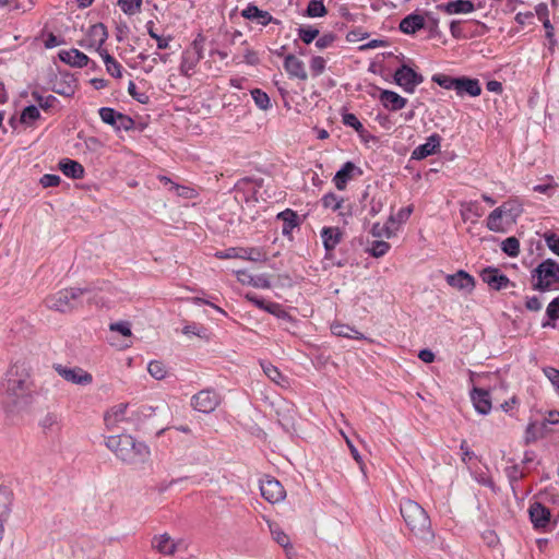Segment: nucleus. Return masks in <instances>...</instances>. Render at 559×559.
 Listing matches in <instances>:
<instances>
[{"instance_id":"obj_1","label":"nucleus","mask_w":559,"mask_h":559,"mask_svg":"<svg viewBox=\"0 0 559 559\" xmlns=\"http://www.w3.org/2000/svg\"><path fill=\"white\" fill-rule=\"evenodd\" d=\"M33 383L24 368L12 366L3 383L2 405L7 413L17 414L33 403Z\"/></svg>"},{"instance_id":"obj_2","label":"nucleus","mask_w":559,"mask_h":559,"mask_svg":"<svg viewBox=\"0 0 559 559\" xmlns=\"http://www.w3.org/2000/svg\"><path fill=\"white\" fill-rule=\"evenodd\" d=\"M106 447L115 453L118 460L129 465L144 463L151 454L148 447L144 442L135 440L131 435L110 436L106 440Z\"/></svg>"},{"instance_id":"obj_3","label":"nucleus","mask_w":559,"mask_h":559,"mask_svg":"<svg viewBox=\"0 0 559 559\" xmlns=\"http://www.w3.org/2000/svg\"><path fill=\"white\" fill-rule=\"evenodd\" d=\"M400 512L409 531L419 539L430 542L435 537L429 515L417 502L405 499L400 504Z\"/></svg>"},{"instance_id":"obj_4","label":"nucleus","mask_w":559,"mask_h":559,"mask_svg":"<svg viewBox=\"0 0 559 559\" xmlns=\"http://www.w3.org/2000/svg\"><path fill=\"white\" fill-rule=\"evenodd\" d=\"M531 277L534 290L557 289L559 288V264L552 259H546L532 270Z\"/></svg>"},{"instance_id":"obj_5","label":"nucleus","mask_w":559,"mask_h":559,"mask_svg":"<svg viewBox=\"0 0 559 559\" xmlns=\"http://www.w3.org/2000/svg\"><path fill=\"white\" fill-rule=\"evenodd\" d=\"M88 288L70 287L57 292L45 299L48 309L59 312H70L81 302L83 294L88 293Z\"/></svg>"},{"instance_id":"obj_6","label":"nucleus","mask_w":559,"mask_h":559,"mask_svg":"<svg viewBox=\"0 0 559 559\" xmlns=\"http://www.w3.org/2000/svg\"><path fill=\"white\" fill-rule=\"evenodd\" d=\"M204 41V36L198 34L190 47L182 52L179 68L182 75L190 78L194 72L197 64L203 58Z\"/></svg>"},{"instance_id":"obj_7","label":"nucleus","mask_w":559,"mask_h":559,"mask_svg":"<svg viewBox=\"0 0 559 559\" xmlns=\"http://www.w3.org/2000/svg\"><path fill=\"white\" fill-rule=\"evenodd\" d=\"M394 82L406 93H414L415 88L424 82V76L407 64H402L395 70Z\"/></svg>"},{"instance_id":"obj_8","label":"nucleus","mask_w":559,"mask_h":559,"mask_svg":"<svg viewBox=\"0 0 559 559\" xmlns=\"http://www.w3.org/2000/svg\"><path fill=\"white\" fill-rule=\"evenodd\" d=\"M221 403V396L212 389L201 390L191 399V406L204 414H210L216 409Z\"/></svg>"},{"instance_id":"obj_9","label":"nucleus","mask_w":559,"mask_h":559,"mask_svg":"<svg viewBox=\"0 0 559 559\" xmlns=\"http://www.w3.org/2000/svg\"><path fill=\"white\" fill-rule=\"evenodd\" d=\"M53 369L61 378L70 383L88 385L93 382V376L81 367L70 368L61 364H55Z\"/></svg>"},{"instance_id":"obj_10","label":"nucleus","mask_w":559,"mask_h":559,"mask_svg":"<svg viewBox=\"0 0 559 559\" xmlns=\"http://www.w3.org/2000/svg\"><path fill=\"white\" fill-rule=\"evenodd\" d=\"M260 490L262 497L271 503L282 501L286 495L282 484L273 477L261 480Z\"/></svg>"},{"instance_id":"obj_11","label":"nucleus","mask_w":559,"mask_h":559,"mask_svg":"<svg viewBox=\"0 0 559 559\" xmlns=\"http://www.w3.org/2000/svg\"><path fill=\"white\" fill-rule=\"evenodd\" d=\"M13 504V492L8 487H0V542L4 534V524L9 521Z\"/></svg>"},{"instance_id":"obj_12","label":"nucleus","mask_w":559,"mask_h":559,"mask_svg":"<svg viewBox=\"0 0 559 559\" xmlns=\"http://www.w3.org/2000/svg\"><path fill=\"white\" fill-rule=\"evenodd\" d=\"M528 513L535 528H545L550 523V510L538 501L530 506Z\"/></svg>"},{"instance_id":"obj_13","label":"nucleus","mask_w":559,"mask_h":559,"mask_svg":"<svg viewBox=\"0 0 559 559\" xmlns=\"http://www.w3.org/2000/svg\"><path fill=\"white\" fill-rule=\"evenodd\" d=\"M481 280L492 289L500 290L510 284V280L496 267H486L480 273Z\"/></svg>"},{"instance_id":"obj_14","label":"nucleus","mask_w":559,"mask_h":559,"mask_svg":"<svg viewBox=\"0 0 559 559\" xmlns=\"http://www.w3.org/2000/svg\"><path fill=\"white\" fill-rule=\"evenodd\" d=\"M441 143V136L438 133L431 134L427 142L418 145L412 152V159L420 160L438 152Z\"/></svg>"},{"instance_id":"obj_15","label":"nucleus","mask_w":559,"mask_h":559,"mask_svg":"<svg viewBox=\"0 0 559 559\" xmlns=\"http://www.w3.org/2000/svg\"><path fill=\"white\" fill-rule=\"evenodd\" d=\"M241 16L246 20H257L262 26H266L271 23L280 24L281 21L273 17L267 11L259 9L257 5L249 3L246 9L241 11Z\"/></svg>"},{"instance_id":"obj_16","label":"nucleus","mask_w":559,"mask_h":559,"mask_svg":"<svg viewBox=\"0 0 559 559\" xmlns=\"http://www.w3.org/2000/svg\"><path fill=\"white\" fill-rule=\"evenodd\" d=\"M445 281L450 286L467 293H471L475 287L474 277L463 270L447 275Z\"/></svg>"},{"instance_id":"obj_17","label":"nucleus","mask_w":559,"mask_h":559,"mask_svg":"<svg viewBox=\"0 0 559 559\" xmlns=\"http://www.w3.org/2000/svg\"><path fill=\"white\" fill-rule=\"evenodd\" d=\"M284 69L289 75V78L299 79L301 81H306L308 79V74L305 68V63L298 59L295 55L288 53L284 58Z\"/></svg>"},{"instance_id":"obj_18","label":"nucleus","mask_w":559,"mask_h":559,"mask_svg":"<svg viewBox=\"0 0 559 559\" xmlns=\"http://www.w3.org/2000/svg\"><path fill=\"white\" fill-rule=\"evenodd\" d=\"M127 408L128 404L120 403L105 414V425L109 430H124V428H120L119 424L126 420Z\"/></svg>"},{"instance_id":"obj_19","label":"nucleus","mask_w":559,"mask_h":559,"mask_svg":"<svg viewBox=\"0 0 559 559\" xmlns=\"http://www.w3.org/2000/svg\"><path fill=\"white\" fill-rule=\"evenodd\" d=\"M152 548L164 556H173L177 551L176 543L167 533L155 535L152 538Z\"/></svg>"},{"instance_id":"obj_20","label":"nucleus","mask_w":559,"mask_h":559,"mask_svg":"<svg viewBox=\"0 0 559 559\" xmlns=\"http://www.w3.org/2000/svg\"><path fill=\"white\" fill-rule=\"evenodd\" d=\"M75 78L71 73L64 72L60 73V80L52 85L51 91L61 96L71 97L75 93Z\"/></svg>"},{"instance_id":"obj_21","label":"nucleus","mask_w":559,"mask_h":559,"mask_svg":"<svg viewBox=\"0 0 559 559\" xmlns=\"http://www.w3.org/2000/svg\"><path fill=\"white\" fill-rule=\"evenodd\" d=\"M455 92L459 96L466 94L472 97H477L481 94V86L477 79L460 76L457 78Z\"/></svg>"},{"instance_id":"obj_22","label":"nucleus","mask_w":559,"mask_h":559,"mask_svg":"<svg viewBox=\"0 0 559 559\" xmlns=\"http://www.w3.org/2000/svg\"><path fill=\"white\" fill-rule=\"evenodd\" d=\"M475 409L481 414L487 415L491 411V400L489 391L485 389L474 388L471 393Z\"/></svg>"},{"instance_id":"obj_23","label":"nucleus","mask_w":559,"mask_h":559,"mask_svg":"<svg viewBox=\"0 0 559 559\" xmlns=\"http://www.w3.org/2000/svg\"><path fill=\"white\" fill-rule=\"evenodd\" d=\"M436 9L448 14H461L473 12L475 10V5L471 0H454L437 4Z\"/></svg>"},{"instance_id":"obj_24","label":"nucleus","mask_w":559,"mask_h":559,"mask_svg":"<svg viewBox=\"0 0 559 559\" xmlns=\"http://www.w3.org/2000/svg\"><path fill=\"white\" fill-rule=\"evenodd\" d=\"M343 237L342 231L337 227H323L321 230V238L324 249L326 251L325 258L330 257L331 252L341 242Z\"/></svg>"},{"instance_id":"obj_25","label":"nucleus","mask_w":559,"mask_h":559,"mask_svg":"<svg viewBox=\"0 0 559 559\" xmlns=\"http://www.w3.org/2000/svg\"><path fill=\"white\" fill-rule=\"evenodd\" d=\"M58 56L62 62L71 67L83 68L90 62V58L75 48L69 50H60Z\"/></svg>"},{"instance_id":"obj_26","label":"nucleus","mask_w":559,"mask_h":559,"mask_svg":"<svg viewBox=\"0 0 559 559\" xmlns=\"http://www.w3.org/2000/svg\"><path fill=\"white\" fill-rule=\"evenodd\" d=\"M380 102L391 111H397L404 108L407 104L406 98L390 90H383L380 93Z\"/></svg>"},{"instance_id":"obj_27","label":"nucleus","mask_w":559,"mask_h":559,"mask_svg":"<svg viewBox=\"0 0 559 559\" xmlns=\"http://www.w3.org/2000/svg\"><path fill=\"white\" fill-rule=\"evenodd\" d=\"M355 170H357L358 175H361V170L353 162H346L333 178L335 187L338 190H344L347 182L353 178Z\"/></svg>"},{"instance_id":"obj_28","label":"nucleus","mask_w":559,"mask_h":559,"mask_svg":"<svg viewBox=\"0 0 559 559\" xmlns=\"http://www.w3.org/2000/svg\"><path fill=\"white\" fill-rule=\"evenodd\" d=\"M426 26L425 15L412 13L400 22V31L404 34H414Z\"/></svg>"},{"instance_id":"obj_29","label":"nucleus","mask_w":559,"mask_h":559,"mask_svg":"<svg viewBox=\"0 0 559 559\" xmlns=\"http://www.w3.org/2000/svg\"><path fill=\"white\" fill-rule=\"evenodd\" d=\"M59 169L62 171L64 176L71 179H82L85 174L82 164L70 158H62L59 162Z\"/></svg>"},{"instance_id":"obj_30","label":"nucleus","mask_w":559,"mask_h":559,"mask_svg":"<svg viewBox=\"0 0 559 559\" xmlns=\"http://www.w3.org/2000/svg\"><path fill=\"white\" fill-rule=\"evenodd\" d=\"M87 36L90 38V47H95L97 50L103 47L108 38L107 27L103 23H96L90 27Z\"/></svg>"},{"instance_id":"obj_31","label":"nucleus","mask_w":559,"mask_h":559,"mask_svg":"<svg viewBox=\"0 0 559 559\" xmlns=\"http://www.w3.org/2000/svg\"><path fill=\"white\" fill-rule=\"evenodd\" d=\"M276 218L283 222L282 234L284 236H289L293 229L300 223L297 213L290 209L280 212Z\"/></svg>"},{"instance_id":"obj_32","label":"nucleus","mask_w":559,"mask_h":559,"mask_svg":"<svg viewBox=\"0 0 559 559\" xmlns=\"http://www.w3.org/2000/svg\"><path fill=\"white\" fill-rule=\"evenodd\" d=\"M548 431L547 421L531 423L525 430V442L532 443L542 439Z\"/></svg>"},{"instance_id":"obj_33","label":"nucleus","mask_w":559,"mask_h":559,"mask_svg":"<svg viewBox=\"0 0 559 559\" xmlns=\"http://www.w3.org/2000/svg\"><path fill=\"white\" fill-rule=\"evenodd\" d=\"M237 275L240 282L247 283L257 288H270L271 286L270 281L264 275L252 276L248 274L246 271H238Z\"/></svg>"},{"instance_id":"obj_34","label":"nucleus","mask_w":559,"mask_h":559,"mask_svg":"<svg viewBox=\"0 0 559 559\" xmlns=\"http://www.w3.org/2000/svg\"><path fill=\"white\" fill-rule=\"evenodd\" d=\"M32 98L37 103L38 109H43L44 111H48L55 107L57 103H59L58 98L53 95L43 96L38 90H33Z\"/></svg>"},{"instance_id":"obj_35","label":"nucleus","mask_w":559,"mask_h":559,"mask_svg":"<svg viewBox=\"0 0 559 559\" xmlns=\"http://www.w3.org/2000/svg\"><path fill=\"white\" fill-rule=\"evenodd\" d=\"M331 331L336 336H343L348 338H355V340H361L364 338V335L355 330L354 328L343 324V323H336L332 324Z\"/></svg>"},{"instance_id":"obj_36","label":"nucleus","mask_w":559,"mask_h":559,"mask_svg":"<svg viewBox=\"0 0 559 559\" xmlns=\"http://www.w3.org/2000/svg\"><path fill=\"white\" fill-rule=\"evenodd\" d=\"M265 311L275 316L276 318H278L280 320L284 321V322H287V323H290V324H295L296 320L294 317H292L284 308L282 305L277 304V302H269L267 307H265Z\"/></svg>"},{"instance_id":"obj_37","label":"nucleus","mask_w":559,"mask_h":559,"mask_svg":"<svg viewBox=\"0 0 559 559\" xmlns=\"http://www.w3.org/2000/svg\"><path fill=\"white\" fill-rule=\"evenodd\" d=\"M502 214L500 209H495L487 217L486 226L489 230L495 233H503L504 227L502 224Z\"/></svg>"},{"instance_id":"obj_38","label":"nucleus","mask_w":559,"mask_h":559,"mask_svg":"<svg viewBox=\"0 0 559 559\" xmlns=\"http://www.w3.org/2000/svg\"><path fill=\"white\" fill-rule=\"evenodd\" d=\"M40 117L41 116L38 107L35 105H28L22 110L20 121L23 124L32 126L33 122L40 119Z\"/></svg>"},{"instance_id":"obj_39","label":"nucleus","mask_w":559,"mask_h":559,"mask_svg":"<svg viewBox=\"0 0 559 559\" xmlns=\"http://www.w3.org/2000/svg\"><path fill=\"white\" fill-rule=\"evenodd\" d=\"M498 209L501 210L502 216H508L512 221H515L516 217H519L523 212L522 206L512 201L504 202L503 204L498 206Z\"/></svg>"},{"instance_id":"obj_40","label":"nucleus","mask_w":559,"mask_h":559,"mask_svg":"<svg viewBox=\"0 0 559 559\" xmlns=\"http://www.w3.org/2000/svg\"><path fill=\"white\" fill-rule=\"evenodd\" d=\"M501 250L509 257L515 258L520 253V241L516 237H508L501 243Z\"/></svg>"},{"instance_id":"obj_41","label":"nucleus","mask_w":559,"mask_h":559,"mask_svg":"<svg viewBox=\"0 0 559 559\" xmlns=\"http://www.w3.org/2000/svg\"><path fill=\"white\" fill-rule=\"evenodd\" d=\"M40 426L45 431L60 430V416L56 413H48L40 420Z\"/></svg>"},{"instance_id":"obj_42","label":"nucleus","mask_w":559,"mask_h":559,"mask_svg":"<svg viewBox=\"0 0 559 559\" xmlns=\"http://www.w3.org/2000/svg\"><path fill=\"white\" fill-rule=\"evenodd\" d=\"M250 93H251V96H252L255 105L260 109L266 110V109H269L271 107L270 97H269V95L265 92H263L260 88H253Z\"/></svg>"},{"instance_id":"obj_43","label":"nucleus","mask_w":559,"mask_h":559,"mask_svg":"<svg viewBox=\"0 0 559 559\" xmlns=\"http://www.w3.org/2000/svg\"><path fill=\"white\" fill-rule=\"evenodd\" d=\"M321 202L325 209H332L333 211H337L343 209L344 199H340L335 193L330 192L323 195Z\"/></svg>"},{"instance_id":"obj_44","label":"nucleus","mask_w":559,"mask_h":559,"mask_svg":"<svg viewBox=\"0 0 559 559\" xmlns=\"http://www.w3.org/2000/svg\"><path fill=\"white\" fill-rule=\"evenodd\" d=\"M328 13L322 0H310L307 7V15L310 17H321Z\"/></svg>"},{"instance_id":"obj_45","label":"nucleus","mask_w":559,"mask_h":559,"mask_svg":"<svg viewBox=\"0 0 559 559\" xmlns=\"http://www.w3.org/2000/svg\"><path fill=\"white\" fill-rule=\"evenodd\" d=\"M99 117L102 121L106 124L111 126L112 128L117 123V118H119L120 111H117L114 108L110 107H102L99 110Z\"/></svg>"},{"instance_id":"obj_46","label":"nucleus","mask_w":559,"mask_h":559,"mask_svg":"<svg viewBox=\"0 0 559 559\" xmlns=\"http://www.w3.org/2000/svg\"><path fill=\"white\" fill-rule=\"evenodd\" d=\"M147 370L148 373L156 380H163L167 374L165 365L158 360H152L147 366Z\"/></svg>"},{"instance_id":"obj_47","label":"nucleus","mask_w":559,"mask_h":559,"mask_svg":"<svg viewBox=\"0 0 559 559\" xmlns=\"http://www.w3.org/2000/svg\"><path fill=\"white\" fill-rule=\"evenodd\" d=\"M432 81L444 90H454L456 87L457 78H452L447 74H435Z\"/></svg>"},{"instance_id":"obj_48","label":"nucleus","mask_w":559,"mask_h":559,"mask_svg":"<svg viewBox=\"0 0 559 559\" xmlns=\"http://www.w3.org/2000/svg\"><path fill=\"white\" fill-rule=\"evenodd\" d=\"M118 5L121 8L123 13L134 15L140 12L142 0H118Z\"/></svg>"},{"instance_id":"obj_49","label":"nucleus","mask_w":559,"mask_h":559,"mask_svg":"<svg viewBox=\"0 0 559 559\" xmlns=\"http://www.w3.org/2000/svg\"><path fill=\"white\" fill-rule=\"evenodd\" d=\"M319 36V29L312 26H300L298 28V37L305 44L312 43Z\"/></svg>"},{"instance_id":"obj_50","label":"nucleus","mask_w":559,"mask_h":559,"mask_svg":"<svg viewBox=\"0 0 559 559\" xmlns=\"http://www.w3.org/2000/svg\"><path fill=\"white\" fill-rule=\"evenodd\" d=\"M426 26L429 31L430 37H436L440 35V31L438 27L439 19L435 15L433 12L428 11L425 13Z\"/></svg>"},{"instance_id":"obj_51","label":"nucleus","mask_w":559,"mask_h":559,"mask_svg":"<svg viewBox=\"0 0 559 559\" xmlns=\"http://www.w3.org/2000/svg\"><path fill=\"white\" fill-rule=\"evenodd\" d=\"M342 122L346 127L353 128L357 133H361V131H362V128H364L362 123L358 120L356 115H354L352 112H343L342 114Z\"/></svg>"},{"instance_id":"obj_52","label":"nucleus","mask_w":559,"mask_h":559,"mask_svg":"<svg viewBox=\"0 0 559 559\" xmlns=\"http://www.w3.org/2000/svg\"><path fill=\"white\" fill-rule=\"evenodd\" d=\"M134 124H135V122L130 116L120 112L119 118H117V123L115 124L114 129L116 131H121V130L130 131L134 128Z\"/></svg>"},{"instance_id":"obj_53","label":"nucleus","mask_w":559,"mask_h":559,"mask_svg":"<svg viewBox=\"0 0 559 559\" xmlns=\"http://www.w3.org/2000/svg\"><path fill=\"white\" fill-rule=\"evenodd\" d=\"M261 366H262L263 372L270 380H272L275 383L281 382V380L283 379V376L280 372V370L277 369V367L273 366L271 362H262Z\"/></svg>"},{"instance_id":"obj_54","label":"nucleus","mask_w":559,"mask_h":559,"mask_svg":"<svg viewBox=\"0 0 559 559\" xmlns=\"http://www.w3.org/2000/svg\"><path fill=\"white\" fill-rule=\"evenodd\" d=\"M390 247V243L384 240H376L372 242L369 252L374 258H381L389 251Z\"/></svg>"},{"instance_id":"obj_55","label":"nucleus","mask_w":559,"mask_h":559,"mask_svg":"<svg viewBox=\"0 0 559 559\" xmlns=\"http://www.w3.org/2000/svg\"><path fill=\"white\" fill-rule=\"evenodd\" d=\"M326 61L323 57H313L310 61V70L313 76H319L325 70Z\"/></svg>"},{"instance_id":"obj_56","label":"nucleus","mask_w":559,"mask_h":559,"mask_svg":"<svg viewBox=\"0 0 559 559\" xmlns=\"http://www.w3.org/2000/svg\"><path fill=\"white\" fill-rule=\"evenodd\" d=\"M544 239L549 250L552 253L559 255V236L555 233L549 231L544 235Z\"/></svg>"},{"instance_id":"obj_57","label":"nucleus","mask_w":559,"mask_h":559,"mask_svg":"<svg viewBox=\"0 0 559 559\" xmlns=\"http://www.w3.org/2000/svg\"><path fill=\"white\" fill-rule=\"evenodd\" d=\"M384 206V197L382 194H374L370 201L369 214L376 216L379 214Z\"/></svg>"},{"instance_id":"obj_58","label":"nucleus","mask_w":559,"mask_h":559,"mask_svg":"<svg viewBox=\"0 0 559 559\" xmlns=\"http://www.w3.org/2000/svg\"><path fill=\"white\" fill-rule=\"evenodd\" d=\"M371 234L378 238H381V237L391 238L393 235L391 227L388 226V224L381 225L380 223L373 224V226L371 228Z\"/></svg>"},{"instance_id":"obj_59","label":"nucleus","mask_w":559,"mask_h":559,"mask_svg":"<svg viewBox=\"0 0 559 559\" xmlns=\"http://www.w3.org/2000/svg\"><path fill=\"white\" fill-rule=\"evenodd\" d=\"M543 372L559 393V370L554 367H544Z\"/></svg>"},{"instance_id":"obj_60","label":"nucleus","mask_w":559,"mask_h":559,"mask_svg":"<svg viewBox=\"0 0 559 559\" xmlns=\"http://www.w3.org/2000/svg\"><path fill=\"white\" fill-rule=\"evenodd\" d=\"M546 314L551 321L559 319V296L554 298L546 308Z\"/></svg>"},{"instance_id":"obj_61","label":"nucleus","mask_w":559,"mask_h":559,"mask_svg":"<svg viewBox=\"0 0 559 559\" xmlns=\"http://www.w3.org/2000/svg\"><path fill=\"white\" fill-rule=\"evenodd\" d=\"M272 534H273L274 540L278 545H281L283 548H285V549L292 548L290 539H289L288 535H286L283 531L272 530Z\"/></svg>"},{"instance_id":"obj_62","label":"nucleus","mask_w":559,"mask_h":559,"mask_svg":"<svg viewBox=\"0 0 559 559\" xmlns=\"http://www.w3.org/2000/svg\"><path fill=\"white\" fill-rule=\"evenodd\" d=\"M60 176L53 174H46L39 180L44 188L57 187L60 185Z\"/></svg>"},{"instance_id":"obj_63","label":"nucleus","mask_w":559,"mask_h":559,"mask_svg":"<svg viewBox=\"0 0 559 559\" xmlns=\"http://www.w3.org/2000/svg\"><path fill=\"white\" fill-rule=\"evenodd\" d=\"M336 39V35L333 33H328L322 35L316 40V47L319 49H324L330 47Z\"/></svg>"},{"instance_id":"obj_64","label":"nucleus","mask_w":559,"mask_h":559,"mask_svg":"<svg viewBox=\"0 0 559 559\" xmlns=\"http://www.w3.org/2000/svg\"><path fill=\"white\" fill-rule=\"evenodd\" d=\"M110 331H117L121 333L123 336H131L130 323L126 321H120L116 323H111L109 325Z\"/></svg>"}]
</instances>
